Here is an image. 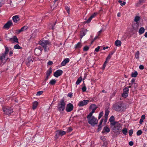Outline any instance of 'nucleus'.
Wrapping results in <instances>:
<instances>
[{"instance_id":"15","label":"nucleus","mask_w":147,"mask_h":147,"mask_svg":"<svg viewBox=\"0 0 147 147\" xmlns=\"http://www.w3.org/2000/svg\"><path fill=\"white\" fill-rule=\"evenodd\" d=\"M18 39L17 38V37L16 36H14L13 38H10L9 39V41L10 42L14 41V42H16L17 43H19V42L18 41Z\"/></svg>"},{"instance_id":"61","label":"nucleus","mask_w":147,"mask_h":147,"mask_svg":"<svg viewBox=\"0 0 147 147\" xmlns=\"http://www.w3.org/2000/svg\"><path fill=\"white\" fill-rule=\"evenodd\" d=\"M67 96L71 98L72 96V94L71 93H69Z\"/></svg>"},{"instance_id":"11","label":"nucleus","mask_w":147,"mask_h":147,"mask_svg":"<svg viewBox=\"0 0 147 147\" xmlns=\"http://www.w3.org/2000/svg\"><path fill=\"white\" fill-rule=\"evenodd\" d=\"M42 49L40 47H38L35 49L34 53L35 55L39 56L41 53Z\"/></svg>"},{"instance_id":"37","label":"nucleus","mask_w":147,"mask_h":147,"mask_svg":"<svg viewBox=\"0 0 147 147\" xmlns=\"http://www.w3.org/2000/svg\"><path fill=\"white\" fill-rule=\"evenodd\" d=\"M14 48L16 49H20L21 48L18 45L16 44L14 46Z\"/></svg>"},{"instance_id":"31","label":"nucleus","mask_w":147,"mask_h":147,"mask_svg":"<svg viewBox=\"0 0 147 147\" xmlns=\"http://www.w3.org/2000/svg\"><path fill=\"white\" fill-rule=\"evenodd\" d=\"M128 96V93L123 92L122 94V96L124 98L127 97Z\"/></svg>"},{"instance_id":"1","label":"nucleus","mask_w":147,"mask_h":147,"mask_svg":"<svg viewBox=\"0 0 147 147\" xmlns=\"http://www.w3.org/2000/svg\"><path fill=\"white\" fill-rule=\"evenodd\" d=\"M113 109L118 112L122 111L126 109L125 104L122 102H117L113 105Z\"/></svg>"},{"instance_id":"5","label":"nucleus","mask_w":147,"mask_h":147,"mask_svg":"<svg viewBox=\"0 0 147 147\" xmlns=\"http://www.w3.org/2000/svg\"><path fill=\"white\" fill-rule=\"evenodd\" d=\"M66 104L63 99L61 100L59 103L58 104L57 109L59 112H61L64 111L65 108Z\"/></svg>"},{"instance_id":"49","label":"nucleus","mask_w":147,"mask_h":147,"mask_svg":"<svg viewBox=\"0 0 147 147\" xmlns=\"http://www.w3.org/2000/svg\"><path fill=\"white\" fill-rule=\"evenodd\" d=\"M114 117L113 116H111L109 119V120L110 122H113L114 121Z\"/></svg>"},{"instance_id":"55","label":"nucleus","mask_w":147,"mask_h":147,"mask_svg":"<svg viewBox=\"0 0 147 147\" xmlns=\"http://www.w3.org/2000/svg\"><path fill=\"white\" fill-rule=\"evenodd\" d=\"M56 21H55V23L54 24L52 25V30H53L55 28V25L56 23Z\"/></svg>"},{"instance_id":"45","label":"nucleus","mask_w":147,"mask_h":147,"mask_svg":"<svg viewBox=\"0 0 147 147\" xmlns=\"http://www.w3.org/2000/svg\"><path fill=\"white\" fill-rule=\"evenodd\" d=\"M43 93L42 91H39L37 92L36 95L37 96H39L41 95Z\"/></svg>"},{"instance_id":"32","label":"nucleus","mask_w":147,"mask_h":147,"mask_svg":"<svg viewBox=\"0 0 147 147\" xmlns=\"http://www.w3.org/2000/svg\"><path fill=\"white\" fill-rule=\"evenodd\" d=\"M81 46L82 45L81 43L79 42L76 45L75 48L76 49H79L81 47Z\"/></svg>"},{"instance_id":"20","label":"nucleus","mask_w":147,"mask_h":147,"mask_svg":"<svg viewBox=\"0 0 147 147\" xmlns=\"http://www.w3.org/2000/svg\"><path fill=\"white\" fill-rule=\"evenodd\" d=\"M145 0H140L139 1L136 3L135 5L136 6H138L145 2Z\"/></svg>"},{"instance_id":"35","label":"nucleus","mask_w":147,"mask_h":147,"mask_svg":"<svg viewBox=\"0 0 147 147\" xmlns=\"http://www.w3.org/2000/svg\"><path fill=\"white\" fill-rule=\"evenodd\" d=\"M93 18L92 16H91L90 17V18H89L88 20L86 21V23H89L92 20V19Z\"/></svg>"},{"instance_id":"62","label":"nucleus","mask_w":147,"mask_h":147,"mask_svg":"<svg viewBox=\"0 0 147 147\" xmlns=\"http://www.w3.org/2000/svg\"><path fill=\"white\" fill-rule=\"evenodd\" d=\"M97 14V13H94L91 16H92V18H94Z\"/></svg>"},{"instance_id":"34","label":"nucleus","mask_w":147,"mask_h":147,"mask_svg":"<svg viewBox=\"0 0 147 147\" xmlns=\"http://www.w3.org/2000/svg\"><path fill=\"white\" fill-rule=\"evenodd\" d=\"M139 54H140V53H139V51H137V52L136 53L135 55V57L136 59H138L139 58Z\"/></svg>"},{"instance_id":"21","label":"nucleus","mask_w":147,"mask_h":147,"mask_svg":"<svg viewBox=\"0 0 147 147\" xmlns=\"http://www.w3.org/2000/svg\"><path fill=\"white\" fill-rule=\"evenodd\" d=\"M145 31V29L143 27H141L140 28L139 30V33L140 34H143Z\"/></svg>"},{"instance_id":"57","label":"nucleus","mask_w":147,"mask_h":147,"mask_svg":"<svg viewBox=\"0 0 147 147\" xmlns=\"http://www.w3.org/2000/svg\"><path fill=\"white\" fill-rule=\"evenodd\" d=\"M129 144L130 146H133L134 144V143L132 141H130L129 142Z\"/></svg>"},{"instance_id":"28","label":"nucleus","mask_w":147,"mask_h":147,"mask_svg":"<svg viewBox=\"0 0 147 147\" xmlns=\"http://www.w3.org/2000/svg\"><path fill=\"white\" fill-rule=\"evenodd\" d=\"M56 82V80L55 79H52L50 82L49 84L51 85H53L55 84Z\"/></svg>"},{"instance_id":"24","label":"nucleus","mask_w":147,"mask_h":147,"mask_svg":"<svg viewBox=\"0 0 147 147\" xmlns=\"http://www.w3.org/2000/svg\"><path fill=\"white\" fill-rule=\"evenodd\" d=\"M121 42L119 40H117L115 42V44L117 47H119L121 45Z\"/></svg>"},{"instance_id":"27","label":"nucleus","mask_w":147,"mask_h":147,"mask_svg":"<svg viewBox=\"0 0 147 147\" xmlns=\"http://www.w3.org/2000/svg\"><path fill=\"white\" fill-rule=\"evenodd\" d=\"M52 72V70L50 68L49 70H47V72L46 75L49 76L50 74Z\"/></svg>"},{"instance_id":"23","label":"nucleus","mask_w":147,"mask_h":147,"mask_svg":"<svg viewBox=\"0 0 147 147\" xmlns=\"http://www.w3.org/2000/svg\"><path fill=\"white\" fill-rule=\"evenodd\" d=\"M87 32V30H86L81 31L80 33V37L81 38L85 35Z\"/></svg>"},{"instance_id":"13","label":"nucleus","mask_w":147,"mask_h":147,"mask_svg":"<svg viewBox=\"0 0 147 147\" xmlns=\"http://www.w3.org/2000/svg\"><path fill=\"white\" fill-rule=\"evenodd\" d=\"M89 102V100H84L80 102L78 104V105L80 107H82L87 104Z\"/></svg>"},{"instance_id":"22","label":"nucleus","mask_w":147,"mask_h":147,"mask_svg":"<svg viewBox=\"0 0 147 147\" xmlns=\"http://www.w3.org/2000/svg\"><path fill=\"white\" fill-rule=\"evenodd\" d=\"M38 103L37 101H35L33 103L32 109L33 110H34L38 106Z\"/></svg>"},{"instance_id":"58","label":"nucleus","mask_w":147,"mask_h":147,"mask_svg":"<svg viewBox=\"0 0 147 147\" xmlns=\"http://www.w3.org/2000/svg\"><path fill=\"white\" fill-rule=\"evenodd\" d=\"M139 68L141 69H143L144 68V67L143 65H141L139 66Z\"/></svg>"},{"instance_id":"52","label":"nucleus","mask_w":147,"mask_h":147,"mask_svg":"<svg viewBox=\"0 0 147 147\" xmlns=\"http://www.w3.org/2000/svg\"><path fill=\"white\" fill-rule=\"evenodd\" d=\"M100 48V47L99 46H98L95 49V51L96 52H98L99 51V50Z\"/></svg>"},{"instance_id":"60","label":"nucleus","mask_w":147,"mask_h":147,"mask_svg":"<svg viewBox=\"0 0 147 147\" xmlns=\"http://www.w3.org/2000/svg\"><path fill=\"white\" fill-rule=\"evenodd\" d=\"M145 115H142V117H141V119H142L143 120H144L145 119Z\"/></svg>"},{"instance_id":"12","label":"nucleus","mask_w":147,"mask_h":147,"mask_svg":"<svg viewBox=\"0 0 147 147\" xmlns=\"http://www.w3.org/2000/svg\"><path fill=\"white\" fill-rule=\"evenodd\" d=\"M97 108V107L95 104L91 105L90 106V109H92V111L89 114L92 115L93 113L95 112Z\"/></svg>"},{"instance_id":"9","label":"nucleus","mask_w":147,"mask_h":147,"mask_svg":"<svg viewBox=\"0 0 147 147\" xmlns=\"http://www.w3.org/2000/svg\"><path fill=\"white\" fill-rule=\"evenodd\" d=\"M13 24L11 20L9 21L5 24L3 27V28L7 30L11 26H12Z\"/></svg>"},{"instance_id":"6","label":"nucleus","mask_w":147,"mask_h":147,"mask_svg":"<svg viewBox=\"0 0 147 147\" xmlns=\"http://www.w3.org/2000/svg\"><path fill=\"white\" fill-rule=\"evenodd\" d=\"M121 124L119 123L116 124L115 126L113 127V131L115 134L117 135L119 134L121 131Z\"/></svg>"},{"instance_id":"56","label":"nucleus","mask_w":147,"mask_h":147,"mask_svg":"<svg viewBox=\"0 0 147 147\" xmlns=\"http://www.w3.org/2000/svg\"><path fill=\"white\" fill-rule=\"evenodd\" d=\"M108 61L107 60H106V61L105 62L104 64L103 65V68H105V67L106 66V64L107 63Z\"/></svg>"},{"instance_id":"63","label":"nucleus","mask_w":147,"mask_h":147,"mask_svg":"<svg viewBox=\"0 0 147 147\" xmlns=\"http://www.w3.org/2000/svg\"><path fill=\"white\" fill-rule=\"evenodd\" d=\"M135 82V80L134 79H132V80H131V83H132V84H134V83Z\"/></svg>"},{"instance_id":"26","label":"nucleus","mask_w":147,"mask_h":147,"mask_svg":"<svg viewBox=\"0 0 147 147\" xmlns=\"http://www.w3.org/2000/svg\"><path fill=\"white\" fill-rule=\"evenodd\" d=\"M82 77H80L77 80L76 82V84L77 85L79 84L82 81Z\"/></svg>"},{"instance_id":"53","label":"nucleus","mask_w":147,"mask_h":147,"mask_svg":"<svg viewBox=\"0 0 147 147\" xmlns=\"http://www.w3.org/2000/svg\"><path fill=\"white\" fill-rule=\"evenodd\" d=\"M103 119H101L100 121V123L99 125V127H100V126H101V125L103 122Z\"/></svg>"},{"instance_id":"19","label":"nucleus","mask_w":147,"mask_h":147,"mask_svg":"<svg viewBox=\"0 0 147 147\" xmlns=\"http://www.w3.org/2000/svg\"><path fill=\"white\" fill-rule=\"evenodd\" d=\"M27 28V27L26 26H24L21 28L20 30H17V32L18 34H19L20 33L26 30Z\"/></svg>"},{"instance_id":"8","label":"nucleus","mask_w":147,"mask_h":147,"mask_svg":"<svg viewBox=\"0 0 147 147\" xmlns=\"http://www.w3.org/2000/svg\"><path fill=\"white\" fill-rule=\"evenodd\" d=\"M140 20V17L138 16H136L134 19V21L136 22L135 24H133L132 27L133 28L134 30H137L138 28V22Z\"/></svg>"},{"instance_id":"40","label":"nucleus","mask_w":147,"mask_h":147,"mask_svg":"<svg viewBox=\"0 0 147 147\" xmlns=\"http://www.w3.org/2000/svg\"><path fill=\"white\" fill-rule=\"evenodd\" d=\"M142 133V131L140 130L138 131L137 132V136H140Z\"/></svg>"},{"instance_id":"54","label":"nucleus","mask_w":147,"mask_h":147,"mask_svg":"<svg viewBox=\"0 0 147 147\" xmlns=\"http://www.w3.org/2000/svg\"><path fill=\"white\" fill-rule=\"evenodd\" d=\"M111 56L109 55L107 57L106 60L107 61L111 59Z\"/></svg>"},{"instance_id":"38","label":"nucleus","mask_w":147,"mask_h":147,"mask_svg":"<svg viewBox=\"0 0 147 147\" xmlns=\"http://www.w3.org/2000/svg\"><path fill=\"white\" fill-rule=\"evenodd\" d=\"M123 92L128 93L129 91L128 88L127 87L124 88L123 89Z\"/></svg>"},{"instance_id":"2","label":"nucleus","mask_w":147,"mask_h":147,"mask_svg":"<svg viewBox=\"0 0 147 147\" xmlns=\"http://www.w3.org/2000/svg\"><path fill=\"white\" fill-rule=\"evenodd\" d=\"M39 44L44 48L45 52L48 51L49 47L51 46L50 42L48 40H41L39 42Z\"/></svg>"},{"instance_id":"50","label":"nucleus","mask_w":147,"mask_h":147,"mask_svg":"<svg viewBox=\"0 0 147 147\" xmlns=\"http://www.w3.org/2000/svg\"><path fill=\"white\" fill-rule=\"evenodd\" d=\"M109 114V111L108 110H106L105 112V117H108Z\"/></svg>"},{"instance_id":"30","label":"nucleus","mask_w":147,"mask_h":147,"mask_svg":"<svg viewBox=\"0 0 147 147\" xmlns=\"http://www.w3.org/2000/svg\"><path fill=\"white\" fill-rule=\"evenodd\" d=\"M123 134L125 135H126L127 133V130L126 128H124L122 130Z\"/></svg>"},{"instance_id":"46","label":"nucleus","mask_w":147,"mask_h":147,"mask_svg":"<svg viewBox=\"0 0 147 147\" xmlns=\"http://www.w3.org/2000/svg\"><path fill=\"white\" fill-rule=\"evenodd\" d=\"M133 129H131L129 131V134L130 136L132 135L133 133Z\"/></svg>"},{"instance_id":"41","label":"nucleus","mask_w":147,"mask_h":147,"mask_svg":"<svg viewBox=\"0 0 147 147\" xmlns=\"http://www.w3.org/2000/svg\"><path fill=\"white\" fill-rule=\"evenodd\" d=\"M89 49V47L88 46H86L83 48V51H87Z\"/></svg>"},{"instance_id":"36","label":"nucleus","mask_w":147,"mask_h":147,"mask_svg":"<svg viewBox=\"0 0 147 147\" xmlns=\"http://www.w3.org/2000/svg\"><path fill=\"white\" fill-rule=\"evenodd\" d=\"M56 132L57 133L55 136V138L57 139L59 137L60 135L59 134V131H57Z\"/></svg>"},{"instance_id":"7","label":"nucleus","mask_w":147,"mask_h":147,"mask_svg":"<svg viewBox=\"0 0 147 147\" xmlns=\"http://www.w3.org/2000/svg\"><path fill=\"white\" fill-rule=\"evenodd\" d=\"M3 111L6 115H8L10 114L13 112L12 109L8 107H3Z\"/></svg>"},{"instance_id":"44","label":"nucleus","mask_w":147,"mask_h":147,"mask_svg":"<svg viewBox=\"0 0 147 147\" xmlns=\"http://www.w3.org/2000/svg\"><path fill=\"white\" fill-rule=\"evenodd\" d=\"M131 85L132 88L134 87V89H135L137 87V84L135 83L134 84H131Z\"/></svg>"},{"instance_id":"47","label":"nucleus","mask_w":147,"mask_h":147,"mask_svg":"<svg viewBox=\"0 0 147 147\" xmlns=\"http://www.w3.org/2000/svg\"><path fill=\"white\" fill-rule=\"evenodd\" d=\"M72 130V128L71 127H69L67 129V131L68 132H69L71 131Z\"/></svg>"},{"instance_id":"29","label":"nucleus","mask_w":147,"mask_h":147,"mask_svg":"<svg viewBox=\"0 0 147 147\" xmlns=\"http://www.w3.org/2000/svg\"><path fill=\"white\" fill-rule=\"evenodd\" d=\"M60 135L63 136L66 134V132L64 131H58Z\"/></svg>"},{"instance_id":"43","label":"nucleus","mask_w":147,"mask_h":147,"mask_svg":"<svg viewBox=\"0 0 147 147\" xmlns=\"http://www.w3.org/2000/svg\"><path fill=\"white\" fill-rule=\"evenodd\" d=\"M103 112H101L99 115L98 119H100L103 116Z\"/></svg>"},{"instance_id":"4","label":"nucleus","mask_w":147,"mask_h":147,"mask_svg":"<svg viewBox=\"0 0 147 147\" xmlns=\"http://www.w3.org/2000/svg\"><path fill=\"white\" fill-rule=\"evenodd\" d=\"M5 51L4 53H3L2 55H0V60L2 63L3 61V62L5 63L6 60L8 59V58H7V55L9 52V49L6 46H5Z\"/></svg>"},{"instance_id":"48","label":"nucleus","mask_w":147,"mask_h":147,"mask_svg":"<svg viewBox=\"0 0 147 147\" xmlns=\"http://www.w3.org/2000/svg\"><path fill=\"white\" fill-rule=\"evenodd\" d=\"M86 87L84 85V86L82 88V91L83 92L86 91Z\"/></svg>"},{"instance_id":"14","label":"nucleus","mask_w":147,"mask_h":147,"mask_svg":"<svg viewBox=\"0 0 147 147\" xmlns=\"http://www.w3.org/2000/svg\"><path fill=\"white\" fill-rule=\"evenodd\" d=\"M63 73V71L62 70L59 69L56 71L54 73V76L56 77H58L61 76Z\"/></svg>"},{"instance_id":"51","label":"nucleus","mask_w":147,"mask_h":147,"mask_svg":"<svg viewBox=\"0 0 147 147\" xmlns=\"http://www.w3.org/2000/svg\"><path fill=\"white\" fill-rule=\"evenodd\" d=\"M65 9L67 11V12L69 14V8L67 7H65Z\"/></svg>"},{"instance_id":"59","label":"nucleus","mask_w":147,"mask_h":147,"mask_svg":"<svg viewBox=\"0 0 147 147\" xmlns=\"http://www.w3.org/2000/svg\"><path fill=\"white\" fill-rule=\"evenodd\" d=\"M53 63V62L52 61H49L47 63V64L49 65H51Z\"/></svg>"},{"instance_id":"25","label":"nucleus","mask_w":147,"mask_h":147,"mask_svg":"<svg viewBox=\"0 0 147 147\" xmlns=\"http://www.w3.org/2000/svg\"><path fill=\"white\" fill-rule=\"evenodd\" d=\"M138 73L137 71L133 72L131 74V76L132 77H136L138 75Z\"/></svg>"},{"instance_id":"64","label":"nucleus","mask_w":147,"mask_h":147,"mask_svg":"<svg viewBox=\"0 0 147 147\" xmlns=\"http://www.w3.org/2000/svg\"><path fill=\"white\" fill-rule=\"evenodd\" d=\"M143 120L141 119H140V121L139 123L140 124H142L143 123Z\"/></svg>"},{"instance_id":"42","label":"nucleus","mask_w":147,"mask_h":147,"mask_svg":"<svg viewBox=\"0 0 147 147\" xmlns=\"http://www.w3.org/2000/svg\"><path fill=\"white\" fill-rule=\"evenodd\" d=\"M111 125H113L114 126H115L116 124H117V123H118V122H116L115 121H113V122H111Z\"/></svg>"},{"instance_id":"17","label":"nucleus","mask_w":147,"mask_h":147,"mask_svg":"<svg viewBox=\"0 0 147 147\" xmlns=\"http://www.w3.org/2000/svg\"><path fill=\"white\" fill-rule=\"evenodd\" d=\"M69 58H66L64 59L61 63V65L62 66L65 65L66 63L69 62Z\"/></svg>"},{"instance_id":"10","label":"nucleus","mask_w":147,"mask_h":147,"mask_svg":"<svg viewBox=\"0 0 147 147\" xmlns=\"http://www.w3.org/2000/svg\"><path fill=\"white\" fill-rule=\"evenodd\" d=\"M73 108L74 106L71 103H69L66 106V111L67 112H69L72 111Z\"/></svg>"},{"instance_id":"16","label":"nucleus","mask_w":147,"mask_h":147,"mask_svg":"<svg viewBox=\"0 0 147 147\" xmlns=\"http://www.w3.org/2000/svg\"><path fill=\"white\" fill-rule=\"evenodd\" d=\"M110 131V129L109 127L107 126L103 128V131H102V133H104L105 132L108 133Z\"/></svg>"},{"instance_id":"18","label":"nucleus","mask_w":147,"mask_h":147,"mask_svg":"<svg viewBox=\"0 0 147 147\" xmlns=\"http://www.w3.org/2000/svg\"><path fill=\"white\" fill-rule=\"evenodd\" d=\"M12 19L13 22L15 23L17 22L20 20L19 17L18 16H13L12 17Z\"/></svg>"},{"instance_id":"3","label":"nucleus","mask_w":147,"mask_h":147,"mask_svg":"<svg viewBox=\"0 0 147 147\" xmlns=\"http://www.w3.org/2000/svg\"><path fill=\"white\" fill-rule=\"evenodd\" d=\"M92 115L88 114L87 116V118L89 123L94 126L97 123L98 121L96 118L93 116Z\"/></svg>"},{"instance_id":"33","label":"nucleus","mask_w":147,"mask_h":147,"mask_svg":"<svg viewBox=\"0 0 147 147\" xmlns=\"http://www.w3.org/2000/svg\"><path fill=\"white\" fill-rule=\"evenodd\" d=\"M118 2L120 3L121 5L122 6L124 5L126 3L125 2L123 1V2H122V1L121 0H119L118 1Z\"/></svg>"},{"instance_id":"39","label":"nucleus","mask_w":147,"mask_h":147,"mask_svg":"<svg viewBox=\"0 0 147 147\" xmlns=\"http://www.w3.org/2000/svg\"><path fill=\"white\" fill-rule=\"evenodd\" d=\"M27 60L28 62H32V58L31 57H29L27 58Z\"/></svg>"}]
</instances>
